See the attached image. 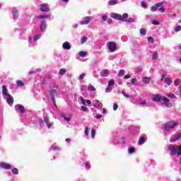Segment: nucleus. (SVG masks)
<instances>
[{"mask_svg":"<svg viewBox=\"0 0 181 181\" xmlns=\"http://www.w3.org/2000/svg\"><path fill=\"white\" fill-rule=\"evenodd\" d=\"M111 18L113 19H116L117 21H122L124 22V21L127 20V18H128V13H124L123 15L113 13L111 14Z\"/></svg>","mask_w":181,"mask_h":181,"instance_id":"f257e3e1","label":"nucleus"},{"mask_svg":"<svg viewBox=\"0 0 181 181\" xmlns=\"http://www.w3.org/2000/svg\"><path fill=\"white\" fill-rule=\"evenodd\" d=\"M177 125H179L177 122H168L165 123L163 129L164 131H170V129H175V127H177Z\"/></svg>","mask_w":181,"mask_h":181,"instance_id":"f03ea898","label":"nucleus"},{"mask_svg":"<svg viewBox=\"0 0 181 181\" xmlns=\"http://www.w3.org/2000/svg\"><path fill=\"white\" fill-rule=\"evenodd\" d=\"M58 90H59V86L54 85L53 88L49 90V95L52 98V100L54 105H56V100L54 99V97H55L56 94H57Z\"/></svg>","mask_w":181,"mask_h":181,"instance_id":"7ed1b4c3","label":"nucleus"},{"mask_svg":"<svg viewBox=\"0 0 181 181\" xmlns=\"http://www.w3.org/2000/svg\"><path fill=\"white\" fill-rule=\"evenodd\" d=\"M168 151H170L171 155H176L177 154V152H179V149L177 148V146H175L173 144H170L168 146Z\"/></svg>","mask_w":181,"mask_h":181,"instance_id":"20e7f679","label":"nucleus"},{"mask_svg":"<svg viewBox=\"0 0 181 181\" xmlns=\"http://www.w3.org/2000/svg\"><path fill=\"white\" fill-rule=\"evenodd\" d=\"M108 49L111 52V53L115 52L117 50V45L114 42H109L107 43Z\"/></svg>","mask_w":181,"mask_h":181,"instance_id":"39448f33","label":"nucleus"},{"mask_svg":"<svg viewBox=\"0 0 181 181\" xmlns=\"http://www.w3.org/2000/svg\"><path fill=\"white\" fill-rule=\"evenodd\" d=\"M0 168L1 169H5L6 170H9L12 169V165L9 163L1 162L0 163Z\"/></svg>","mask_w":181,"mask_h":181,"instance_id":"423d86ee","label":"nucleus"},{"mask_svg":"<svg viewBox=\"0 0 181 181\" xmlns=\"http://www.w3.org/2000/svg\"><path fill=\"white\" fill-rule=\"evenodd\" d=\"M91 21V16H86L80 22L81 25H88Z\"/></svg>","mask_w":181,"mask_h":181,"instance_id":"0eeeda50","label":"nucleus"},{"mask_svg":"<svg viewBox=\"0 0 181 181\" xmlns=\"http://www.w3.org/2000/svg\"><path fill=\"white\" fill-rule=\"evenodd\" d=\"M40 11H42V12H49L50 11L49 5L46 4H41Z\"/></svg>","mask_w":181,"mask_h":181,"instance_id":"6e6552de","label":"nucleus"},{"mask_svg":"<svg viewBox=\"0 0 181 181\" xmlns=\"http://www.w3.org/2000/svg\"><path fill=\"white\" fill-rule=\"evenodd\" d=\"M6 103L8 104V105H13V98L10 94L7 95Z\"/></svg>","mask_w":181,"mask_h":181,"instance_id":"1a4fd4ad","label":"nucleus"},{"mask_svg":"<svg viewBox=\"0 0 181 181\" xmlns=\"http://www.w3.org/2000/svg\"><path fill=\"white\" fill-rule=\"evenodd\" d=\"M62 47L65 50H70V49H71V45H70V42H65L63 43Z\"/></svg>","mask_w":181,"mask_h":181,"instance_id":"9d476101","label":"nucleus"},{"mask_svg":"<svg viewBox=\"0 0 181 181\" xmlns=\"http://www.w3.org/2000/svg\"><path fill=\"white\" fill-rule=\"evenodd\" d=\"M160 6H162V3H158V4H155L154 6H153L151 8V11L152 12H156V11H158V8H159Z\"/></svg>","mask_w":181,"mask_h":181,"instance_id":"9b49d317","label":"nucleus"},{"mask_svg":"<svg viewBox=\"0 0 181 181\" xmlns=\"http://www.w3.org/2000/svg\"><path fill=\"white\" fill-rule=\"evenodd\" d=\"M16 108L19 110L21 114H25V107L23 105H16Z\"/></svg>","mask_w":181,"mask_h":181,"instance_id":"f8f14e48","label":"nucleus"},{"mask_svg":"<svg viewBox=\"0 0 181 181\" xmlns=\"http://www.w3.org/2000/svg\"><path fill=\"white\" fill-rule=\"evenodd\" d=\"M93 107H95V108H100V107H103V103H101L100 100H95L93 102Z\"/></svg>","mask_w":181,"mask_h":181,"instance_id":"ddd939ff","label":"nucleus"},{"mask_svg":"<svg viewBox=\"0 0 181 181\" xmlns=\"http://www.w3.org/2000/svg\"><path fill=\"white\" fill-rule=\"evenodd\" d=\"M100 74L102 77H108V76H110V71H108V69H104Z\"/></svg>","mask_w":181,"mask_h":181,"instance_id":"4468645a","label":"nucleus"},{"mask_svg":"<svg viewBox=\"0 0 181 181\" xmlns=\"http://www.w3.org/2000/svg\"><path fill=\"white\" fill-rule=\"evenodd\" d=\"M151 80H152L151 77L146 76L143 78L142 81L144 84H149V83H151Z\"/></svg>","mask_w":181,"mask_h":181,"instance_id":"2eb2a0df","label":"nucleus"},{"mask_svg":"<svg viewBox=\"0 0 181 181\" xmlns=\"http://www.w3.org/2000/svg\"><path fill=\"white\" fill-rule=\"evenodd\" d=\"M40 30L41 32H45V30H46V21H43L41 22Z\"/></svg>","mask_w":181,"mask_h":181,"instance_id":"dca6fc26","label":"nucleus"},{"mask_svg":"<svg viewBox=\"0 0 181 181\" xmlns=\"http://www.w3.org/2000/svg\"><path fill=\"white\" fill-rule=\"evenodd\" d=\"M44 121H45V124H46V125H47V127L48 128H52V126L53 125V124H52V123H50V122H49V117H46L45 118Z\"/></svg>","mask_w":181,"mask_h":181,"instance_id":"f3484780","label":"nucleus"},{"mask_svg":"<svg viewBox=\"0 0 181 181\" xmlns=\"http://www.w3.org/2000/svg\"><path fill=\"white\" fill-rule=\"evenodd\" d=\"M160 100H162V95H156L153 98V101H154V102H159V101H160Z\"/></svg>","mask_w":181,"mask_h":181,"instance_id":"a211bd4d","label":"nucleus"},{"mask_svg":"<svg viewBox=\"0 0 181 181\" xmlns=\"http://www.w3.org/2000/svg\"><path fill=\"white\" fill-rule=\"evenodd\" d=\"M2 94L3 95H9V94H8V89L5 86H2Z\"/></svg>","mask_w":181,"mask_h":181,"instance_id":"6ab92c4d","label":"nucleus"},{"mask_svg":"<svg viewBox=\"0 0 181 181\" xmlns=\"http://www.w3.org/2000/svg\"><path fill=\"white\" fill-rule=\"evenodd\" d=\"M146 141V140H145V137L140 136V138L139 139V144L140 145H144V144H145Z\"/></svg>","mask_w":181,"mask_h":181,"instance_id":"aec40b11","label":"nucleus"},{"mask_svg":"<svg viewBox=\"0 0 181 181\" xmlns=\"http://www.w3.org/2000/svg\"><path fill=\"white\" fill-rule=\"evenodd\" d=\"M164 81L166 83V84H168V86H170L172 84V78H165Z\"/></svg>","mask_w":181,"mask_h":181,"instance_id":"412c9836","label":"nucleus"},{"mask_svg":"<svg viewBox=\"0 0 181 181\" xmlns=\"http://www.w3.org/2000/svg\"><path fill=\"white\" fill-rule=\"evenodd\" d=\"M84 166H85V168H86L87 170L91 168V164H90V162H88V161H85V162H84Z\"/></svg>","mask_w":181,"mask_h":181,"instance_id":"4be33fe9","label":"nucleus"},{"mask_svg":"<svg viewBox=\"0 0 181 181\" xmlns=\"http://www.w3.org/2000/svg\"><path fill=\"white\" fill-rule=\"evenodd\" d=\"M52 149L53 151H54L55 152H59V151H62V148L60 147H57V146H52Z\"/></svg>","mask_w":181,"mask_h":181,"instance_id":"5701e85b","label":"nucleus"},{"mask_svg":"<svg viewBox=\"0 0 181 181\" xmlns=\"http://www.w3.org/2000/svg\"><path fill=\"white\" fill-rule=\"evenodd\" d=\"M117 2H118L117 0H110L108 4L109 5L112 6V5H117Z\"/></svg>","mask_w":181,"mask_h":181,"instance_id":"b1692460","label":"nucleus"},{"mask_svg":"<svg viewBox=\"0 0 181 181\" xmlns=\"http://www.w3.org/2000/svg\"><path fill=\"white\" fill-rule=\"evenodd\" d=\"M79 56L80 57H86V56H87V52L85 51H81L79 52Z\"/></svg>","mask_w":181,"mask_h":181,"instance_id":"393cba45","label":"nucleus"},{"mask_svg":"<svg viewBox=\"0 0 181 181\" xmlns=\"http://www.w3.org/2000/svg\"><path fill=\"white\" fill-rule=\"evenodd\" d=\"M49 18H50V16H47V15L38 16V19H47Z\"/></svg>","mask_w":181,"mask_h":181,"instance_id":"a878e982","label":"nucleus"},{"mask_svg":"<svg viewBox=\"0 0 181 181\" xmlns=\"http://www.w3.org/2000/svg\"><path fill=\"white\" fill-rule=\"evenodd\" d=\"M139 32L143 36H145V35H146V30L145 28H141Z\"/></svg>","mask_w":181,"mask_h":181,"instance_id":"bb28decb","label":"nucleus"},{"mask_svg":"<svg viewBox=\"0 0 181 181\" xmlns=\"http://www.w3.org/2000/svg\"><path fill=\"white\" fill-rule=\"evenodd\" d=\"M158 11H160L162 13H164L165 12V8H163V4L161 3V6L158 8Z\"/></svg>","mask_w":181,"mask_h":181,"instance_id":"cd10ccee","label":"nucleus"},{"mask_svg":"<svg viewBox=\"0 0 181 181\" xmlns=\"http://www.w3.org/2000/svg\"><path fill=\"white\" fill-rule=\"evenodd\" d=\"M158 11H160L162 13H164L165 12V8H163V4L161 3V6L158 8Z\"/></svg>","mask_w":181,"mask_h":181,"instance_id":"c85d7f7f","label":"nucleus"},{"mask_svg":"<svg viewBox=\"0 0 181 181\" xmlns=\"http://www.w3.org/2000/svg\"><path fill=\"white\" fill-rule=\"evenodd\" d=\"M158 11H160L162 13H164L165 12V8H163V4L161 3V6L158 8Z\"/></svg>","mask_w":181,"mask_h":181,"instance_id":"c756f323","label":"nucleus"},{"mask_svg":"<svg viewBox=\"0 0 181 181\" xmlns=\"http://www.w3.org/2000/svg\"><path fill=\"white\" fill-rule=\"evenodd\" d=\"M124 74H125V70L124 69H121L118 73V76L120 77H122V76H124Z\"/></svg>","mask_w":181,"mask_h":181,"instance_id":"7c9ffc66","label":"nucleus"},{"mask_svg":"<svg viewBox=\"0 0 181 181\" xmlns=\"http://www.w3.org/2000/svg\"><path fill=\"white\" fill-rule=\"evenodd\" d=\"M123 22H129L130 23H132V22H134V18H126V20H124Z\"/></svg>","mask_w":181,"mask_h":181,"instance_id":"2f4dec72","label":"nucleus"},{"mask_svg":"<svg viewBox=\"0 0 181 181\" xmlns=\"http://www.w3.org/2000/svg\"><path fill=\"white\" fill-rule=\"evenodd\" d=\"M13 175H18L19 174V170H18V168H13L11 170Z\"/></svg>","mask_w":181,"mask_h":181,"instance_id":"473e14b6","label":"nucleus"},{"mask_svg":"<svg viewBox=\"0 0 181 181\" xmlns=\"http://www.w3.org/2000/svg\"><path fill=\"white\" fill-rule=\"evenodd\" d=\"M88 37H86V36H83V37H82V40H81V43L83 45V44H84V43H86V42H87V40H88Z\"/></svg>","mask_w":181,"mask_h":181,"instance_id":"72a5a7b5","label":"nucleus"},{"mask_svg":"<svg viewBox=\"0 0 181 181\" xmlns=\"http://www.w3.org/2000/svg\"><path fill=\"white\" fill-rule=\"evenodd\" d=\"M16 84L18 87L23 86V82L22 81H16Z\"/></svg>","mask_w":181,"mask_h":181,"instance_id":"f704fd0d","label":"nucleus"},{"mask_svg":"<svg viewBox=\"0 0 181 181\" xmlns=\"http://www.w3.org/2000/svg\"><path fill=\"white\" fill-rule=\"evenodd\" d=\"M88 91H95V87H94L93 86H89L88 87Z\"/></svg>","mask_w":181,"mask_h":181,"instance_id":"c9c22d12","label":"nucleus"},{"mask_svg":"<svg viewBox=\"0 0 181 181\" xmlns=\"http://www.w3.org/2000/svg\"><path fill=\"white\" fill-rule=\"evenodd\" d=\"M13 18L14 19H18V18H19V13L18 11L13 12Z\"/></svg>","mask_w":181,"mask_h":181,"instance_id":"e433bc0d","label":"nucleus"},{"mask_svg":"<svg viewBox=\"0 0 181 181\" xmlns=\"http://www.w3.org/2000/svg\"><path fill=\"white\" fill-rule=\"evenodd\" d=\"M64 73H66V69H64V68L61 69L59 71V75L63 76L64 74Z\"/></svg>","mask_w":181,"mask_h":181,"instance_id":"4c0bfd02","label":"nucleus"},{"mask_svg":"<svg viewBox=\"0 0 181 181\" xmlns=\"http://www.w3.org/2000/svg\"><path fill=\"white\" fill-rule=\"evenodd\" d=\"M95 129H91V138H95Z\"/></svg>","mask_w":181,"mask_h":181,"instance_id":"58836bf2","label":"nucleus"},{"mask_svg":"<svg viewBox=\"0 0 181 181\" xmlns=\"http://www.w3.org/2000/svg\"><path fill=\"white\" fill-rule=\"evenodd\" d=\"M115 84V81L114 79H111L108 82V86H114Z\"/></svg>","mask_w":181,"mask_h":181,"instance_id":"ea45409f","label":"nucleus"},{"mask_svg":"<svg viewBox=\"0 0 181 181\" xmlns=\"http://www.w3.org/2000/svg\"><path fill=\"white\" fill-rule=\"evenodd\" d=\"M129 153H135V148L131 147L129 148Z\"/></svg>","mask_w":181,"mask_h":181,"instance_id":"a19ab883","label":"nucleus"},{"mask_svg":"<svg viewBox=\"0 0 181 181\" xmlns=\"http://www.w3.org/2000/svg\"><path fill=\"white\" fill-rule=\"evenodd\" d=\"M102 19H103V22H105V21H107V19H108V16H107L106 14H104L102 16Z\"/></svg>","mask_w":181,"mask_h":181,"instance_id":"79ce46f5","label":"nucleus"},{"mask_svg":"<svg viewBox=\"0 0 181 181\" xmlns=\"http://www.w3.org/2000/svg\"><path fill=\"white\" fill-rule=\"evenodd\" d=\"M148 43H153V42H155V40L152 37H148Z\"/></svg>","mask_w":181,"mask_h":181,"instance_id":"37998d69","label":"nucleus"},{"mask_svg":"<svg viewBox=\"0 0 181 181\" xmlns=\"http://www.w3.org/2000/svg\"><path fill=\"white\" fill-rule=\"evenodd\" d=\"M180 30H181V25H178L175 27V32H180Z\"/></svg>","mask_w":181,"mask_h":181,"instance_id":"c03bdc74","label":"nucleus"},{"mask_svg":"<svg viewBox=\"0 0 181 181\" xmlns=\"http://www.w3.org/2000/svg\"><path fill=\"white\" fill-rule=\"evenodd\" d=\"M111 91H112V88L107 87V88H105V92L106 93H111Z\"/></svg>","mask_w":181,"mask_h":181,"instance_id":"a18cd8bd","label":"nucleus"},{"mask_svg":"<svg viewBox=\"0 0 181 181\" xmlns=\"http://www.w3.org/2000/svg\"><path fill=\"white\" fill-rule=\"evenodd\" d=\"M165 107L170 108L172 107V103H169V100L168 102H165Z\"/></svg>","mask_w":181,"mask_h":181,"instance_id":"49530a36","label":"nucleus"},{"mask_svg":"<svg viewBox=\"0 0 181 181\" xmlns=\"http://www.w3.org/2000/svg\"><path fill=\"white\" fill-rule=\"evenodd\" d=\"M89 129L88 127L85 128V135L87 136H88Z\"/></svg>","mask_w":181,"mask_h":181,"instance_id":"de8ad7c7","label":"nucleus"},{"mask_svg":"<svg viewBox=\"0 0 181 181\" xmlns=\"http://www.w3.org/2000/svg\"><path fill=\"white\" fill-rule=\"evenodd\" d=\"M122 94L124 95V97H125L126 98H129V95L127 94V93L122 91Z\"/></svg>","mask_w":181,"mask_h":181,"instance_id":"09e8293b","label":"nucleus"},{"mask_svg":"<svg viewBox=\"0 0 181 181\" xmlns=\"http://www.w3.org/2000/svg\"><path fill=\"white\" fill-rule=\"evenodd\" d=\"M81 101L83 105H86V100H84V98H83V96H81Z\"/></svg>","mask_w":181,"mask_h":181,"instance_id":"8fccbe9b","label":"nucleus"},{"mask_svg":"<svg viewBox=\"0 0 181 181\" xmlns=\"http://www.w3.org/2000/svg\"><path fill=\"white\" fill-rule=\"evenodd\" d=\"M86 77V74H81L79 76V80H83V78H84Z\"/></svg>","mask_w":181,"mask_h":181,"instance_id":"3c124183","label":"nucleus"},{"mask_svg":"<svg viewBox=\"0 0 181 181\" xmlns=\"http://www.w3.org/2000/svg\"><path fill=\"white\" fill-rule=\"evenodd\" d=\"M158 53L156 52L153 54L152 59H158Z\"/></svg>","mask_w":181,"mask_h":181,"instance_id":"603ef678","label":"nucleus"},{"mask_svg":"<svg viewBox=\"0 0 181 181\" xmlns=\"http://www.w3.org/2000/svg\"><path fill=\"white\" fill-rule=\"evenodd\" d=\"M62 117H63V118H64V119L65 121H67V122H69V121L71 119V117H64V116H63V115H62Z\"/></svg>","mask_w":181,"mask_h":181,"instance_id":"864d4df0","label":"nucleus"},{"mask_svg":"<svg viewBox=\"0 0 181 181\" xmlns=\"http://www.w3.org/2000/svg\"><path fill=\"white\" fill-rule=\"evenodd\" d=\"M161 100H163L164 103H168V101H169V99H168L166 97L161 98Z\"/></svg>","mask_w":181,"mask_h":181,"instance_id":"5fc2aeb1","label":"nucleus"},{"mask_svg":"<svg viewBox=\"0 0 181 181\" xmlns=\"http://www.w3.org/2000/svg\"><path fill=\"white\" fill-rule=\"evenodd\" d=\"M95 118L96 119H101V118H103V115H97Z\"/></svg>","mask_w":181,"mask_h":181,"instance_id":"6e6d98bb","label":"nucleus"},{"mask_svg":"<svg viewBox=\"0 0 181 181\" xmlns=\"http://www.w3.org/2000/svg\"><path fill=\"white\" fill-rule=\"evenodd\" d=\"M113 110H114V111H117V110H118V105L115 104L113 105Z\"/></svg>","mask_w":181,"mask_h":181,"instance_id":"4d7b16f0","label":"nucleus"},{"mask_svg":"<svg viewBox=\"0 0 181 181\" xmlns=\"http://www.w3.org/2000/svg\"><path fill=\"white\" fill-rule=\"evenodd\" d=\"M81 110H82V111L86 112V111H87V107H86L85 106H81Z\"/></svg>","mask_w":181,"mask_h":181,"instance_id":"13d9d810","label":"nucleus"},{"mask_svg":"<svg viewBox=\"0 0 181 181\" xmlns=\"http://www.w3.org/2000/svg\"><path fill=\"white\" fill-rule=\"evenodd\" d=\"M39 39H40V35H35V36L34 37V40H39Z\"/></svg>","mask_w":181,"mask_h":181,"instance_id":"bf43d9fd","label":"nucleus"},{"mask_svg":"<svg viewBox=\"0 0 181 181\" xmlns=\"http://www.w3.org/2000/svg\"><path fill=\"white\" fill-rule=\"evenodd\" d=\"M152 23H153V25H159V23L157 21H155V20L152 21Z\"/></svg>","mask_w":181,"mask_h":181,"instance_id":"052dcab7","label":"nucleus"},{"mask_svg":"<svg viewBox=\"0 0 181 181\" xmlns=\"http://www.w3.org/2000/svg\"><path fill=\"white\" fill-rule=\"evenodd\" d=\"M180 84V79L175 80V86H179Z\"/></svg>","mask_w":181,"mask_h":181,"instance_id":"680f3d73","label":"nucleus"},{"mask_svg":"<svg viewBox=\"0 0 181 181\" xmlns=\"http://www.w3.org/2000/svg\"><path fill=\"white\" fill-rule=\"evenodd\" d=\"M141 6H142V8H146V6H147L146 3H145L144 1H142Z\"/></svg>","mask_w":181,"mask_h":181,"instance_id":"e2e57ef3","label":"nucleus"},{"mask_svg":"<svg viewBox=\"0 0 181 181\" xmlns=\"http://www.w3.org/2000/svg\"><path fill=\"white\" fill-rule=\"evenodd\" d=\"M123 78H124V79L131 78V75H129V74L125 75V76L123 77Z\"/></svg>","mask_w":181,"mask_h":181,"instance_id":"0e129e2a","label":"nucleus"},{"mask_svg":"<svg viewBox=\"0 0 181 181\" xmlns=\"http://www.w3.org/2000/svg\"><path fill=\"white\" fill-rule=\"evenodd\" d=\"M135 82H136V78H132V84H134Z\"/></svg>","mask_w":181,"mask_h":181,"instance_id":"69168bd1","label":"nucleus"},{"mask_svg":"<svg viewBox=\"0 0 181 181\" xmlns=\"http://www.w3.org/2000/svg\"><path fill=\"white\" fill-rule=\"evenodd\" d=\"M39 122H40V125H42V124L45 123V122L43 121L42 119H39Z\"/></svg>","mask_w":181,"mask_h":181,"instance_id":"338daca9","label":"nucleus"},{"mask_svg":"<svg viewBox=\"0 0 181 181\" xmlns=\"http://www.w3.org/2000/svg\"><path fill=\"white\" fill-rule=\"evenodd\" d=\"M107 22L109 24H111V23H112V19L109 18V19H107Z\"/></svg>","mask_w":181,"mask_h":181,"instance_id":"774afa93","label":"nucleus"}]
</instances>
